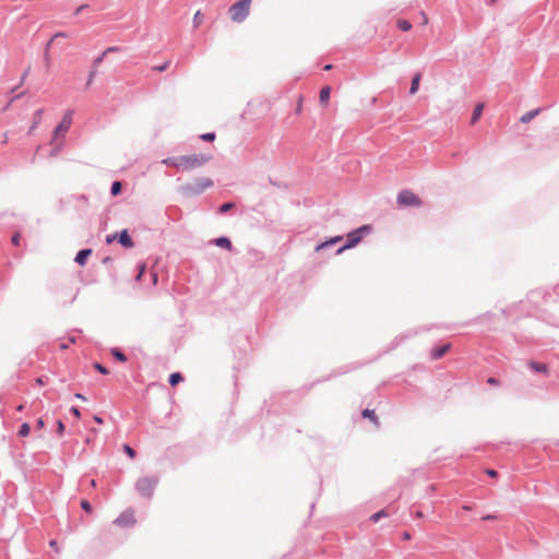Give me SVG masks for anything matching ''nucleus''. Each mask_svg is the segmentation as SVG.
<instances>
[{
  "instance_id": "nucleus-7",
  "label": "nucleus",
  "mask_w": 559,
  "mask_h": 559,
  "mask_svg": "<svg viewBox=\"0 0 559 559\" xmlns=\"http://www.w3.org/2000/svg\"><path fill=\"white\" fill-rule=\"evenodd\" d=\"M72 117H73V110L69 109L64 112L62 120L60 123L56 127L53 131V136L58 138L59 134H64L69 131L71 124H72Z\"/></svg>"
},
{
  "instance_id": "nucleus-8",
  "label": "nucleus",
  "mask_w": 559,
  "mask_h": 559,
  "mask_svg": "<svg viewBox=\"0 0 559 559\" xmlns=\"http://www.w3.org/2000/svg\"><path fill=\"white\" fill-rule=\"evenodd\" d=\"M114 523L119 526H131L135 523L134 513L132 510L122 512Z\"/></svg>"
},
{
  "instance_id": "nucleus-16",
  "label": "nucleus",
  "mask_w": 559,
  "mask_h": 559,
  "mask_svg": "<svg viewBox=\"0 0 559 559\" xmlns=\"http://www.w3.org/2000/svg\"><path fill=\"white\" fill-rule=\"evenodd\" d=\"M542 111L540 108H536V109H533V110H530L527 111L526 114H524L521 118H520V121L522 123H528L531 120H533L539 112Z\"/></svg>"
},
{
  "instance_id": "nucleus-57",
  "label": "nucleus",
  "mask_w": 559,
  "mask_h": 559,
  "mask_svg": "<svg viewBox=\"0 0 559 559\" xmlns=\"http://www.w3.org/2000/svg\"><path fill=\"white\" fill-rule=\"evenodd\" d=\"M409 537H411V536H409V534H408V533H404V534H403V538H404V539H409Z\"/></svg>"
},
{
  "instance_id": "nucleus-29",
  "label": "nucleus",
  "mask_w": 559,
  "mask_h": 559,
  "mask_svg": "<svg viewBox=\"0 0 559 559\" xmlns=\"http://www.w3.org/2000/svg\"><path fill=\"white\" fill-rule=\"evenodd\" d=\"M386 511L385 510H380L378 512H376L374 514L371 515L370 520L376 523L378 522L380 519L386 516Z\"/></svg>"
},
{
  "instance_id": "nucleus-63",
  "label": "nucleus",
  "mask_w": 559,
  "mask_h": 559,
  "mask_svg": "<svg viewBox=\"0 0 559 559\" xmlns=\"http://www.w3.org/2000/svg\"><path fill=\"white\" fill-rule=\"evenodd\" d=\"M491 1L493 2L495 0H491Z\"/></svg>"
},
{
  "instance_id": "nucleus-46",
  "label": "nucleus",
  "mask_w": 559,
  "mask_h": 559,
  "mask_svg": "<svg viewBox=\"0 0 559 559\" xmlns=\"http://www.w3.org/2000/svg\"><path fill=\"white\" fill-rule=\"evenodd\" d=\"M45 426V421L43 418H38L36 421V428L41 429Z\"/></svg>"
},
{
  "instance_id": "nucleus-55",
  "label": "nucleus",
  "mask_w": 559,
  "mask_h": 559,
  "mask_svg": "<svg viewBox=\"0 0 559 559\" xmlns=\"http://www.w3.org/2000/svg\"><path fill=\"white\" fill-rule=\"evenodd\" d=\"M60 349L64 350L68 348V344L67 343H60L59 345Z\"/></svg>"
},
{
  "instance_id": "nucleus-44",
  "label": "nucleus",
  "mask_w": 559,
  "mask_h": 559,
  "mask_svg": "<svg viewBox=\"0 0 559 559\" xmlns=\"http://www.w3.org/2000/svg\"><path fill=\"white\" fill-rule=\"evenodd\" d=\"M87 8H88V4H82V5L78 7L74 11V15H79L82 11H84Z\"/></svg>"
},
{
  "instance_id": "nucleus-21",
  "label": "nucleus",
  "mask_w": 559,
  "mask_h": 559,
  "mask_svg": "<svg viewBox=\"0 0 559 559\" xmlns=\"http://www.w3.org/2000/svg\"><path fill=\"white\" fill-rule=\"evenodd\" d=\"M183 380V377L180 372H174L169 376V379H168V383L171 385V386H175L177 385L179 382H181Z\"/></svg>"
},
{
  "instance_id": "nucleus-11",
  "label": "nucleus",
  "mask_w": 559,
  "mask_h": 559,
  "mask_svg": "<svg viewBox=\"0 0 559 559\" xmlns=\"http://www.w3.org/2000/svg\"><path fill=\"white\" fill-rule=\"evenodd\" d=\"M92 254V249H82L80 250L75 258H74V261L79 264V265H84L86 263V260L87 258Z\"/></svg>"
},
{
  "instance_id": "nucleus-52",
  "label": "nucleus",
  "mask_w": 559,
  "mask_h": 559,
  "mask_svg": "<svg viewBox=\"0 0 559 559\" xmlns=\"http://www.w3.org/2000/svg\"><path fill=\"white\" fill-rule=\"evenodd\" d=\"M200 16H201V13H200V11H198L193 16V22L195 25H198Z\"/></svg>"
},
{
  "instance_id": "nucleus-9",
  "label": "nucleus",
  "mask_w": 559,
  "mask_h": 559,
  "mask_svg": "<svg viewBox=\"0 0 559 559\" xmlns=\"http://www.w3.org/2000/svg\"><path fill=\"white\" fill-rule=\"evenodd\" d=\"M118 242L123 247V248H132L134 246V242L131 238V236L129 235L128 230L127 229H123L121 230L119 234H118V238H117Z\"/></svg>"
},
{
  "instance_id": "nucleus-34",
  "label": "nucleus",
  "mask_w": 559,
  "mask_h": 559,
  "mask_svg": "<svg viewBox=\"0 0 559 559\" xmlns=\"http://www.w3.org/2000/svg\"><path fill=\"white\" fill-rule=\"evenodd\" d=\"M104 58L105 56L99 55L98 57H96L94 60H93V64H92V69H97L99 67V64L104 61Z\"/></svg>"
},
{
  "instance_id": "nucleus-27",
  "label": "nucleus",
  "mask_w": 559,
  "mask_h": 559,
  "mask_svg": "<svg viewBox=\"0 0 559 559\" xmlns=\"http://www.w3.org/2000/svg\"><path fill=\"white\" fill-rule=\"evenodd\" d=\"M52 144H53L55 146H53V148H52V151H51L50 155H51V156H56V155L61 151V148H62V142H59V141L57 140V138H55V136H53V139H52Z\"/></svg>"
},
{
  "instance_id": "nucleus-6",
  "label": "nucleus",
  "mask_w": 559,
  "mask_h": 559,
  "mask_svg": "<svg viewBox=\"0 0 559 559\" xmlns=\"http://www.w3.org/2000/svg\"><path fill=\"white\" fill-rule=\"evenodd\" d=\"M397 203L401 206H419L420 199L409 190H403L397 195Z\"/></svg>"
},
{
  "instance_id": "nucleus-32",
  "label": "nucleus",
  "mask_w": 559,
  "mask_h": 559,
  "mask_svg": "<svg viewBox=\"0 0 559 559\" xmlns=\"http://www.w3.org/2000/svg\"><path fill=\"white\" fill-rule=\"evenodd\" d=\"M203 141H214L216 135L214 132H206L200 135Z\"/></svg>"
},
{
  "instance_id": "nucleus-30",
  "label": "nucleus",
  "mask_w": 559,
  "mask_h": 559,
  "mask_svg": "<svg viewBox=\"0 0 559 559\" xmlns=\"http://www.w3.org/2000/svg\"><path fill=\"white\" fill-rule=\"evenodd\" d=\"M123 451L130 459H134L136 455L135 450L131 448L129 444L123 445Z\"/></svg>"
},
{
  "instance_id": "nucleus-53",
  "label": "nucleus",
  "mask_w": 559,
  "mask_h": 559,
  "mask_svg": "<svg viewBox=\"0 0 559 559\" xmlns=\"http://www.w3.org/2000/svg\"><path fill=\"white\" fill-rule=\"evenodd\" d=\"M74 396H75V399H79V400H83V401L86 400L85 396L81 393H75Z\"/></svg>"
},
{
  "instance_id": "nucleus-58",
  "label": "nucleus",
  "mask_w": 559,
  "mask_h": 559,
  "mask_svg": "<svg viewBox=\"0 0 559 559\" xmlns=\"http://www.w3.org/2000/svg\"><path fill=\"white\" fill-rule=\"evenodd\" d=\"M49 545H50L51 547H56L57 542H56V540H50Z\"/></svg>"
},
{
  "instance_id": "nucleus-48",
  "label": "nucleus",
  "mask_w": 559,
  "mask_h": 559,
  "mask_svg": "<svg viewBox=\"0 0 559 559\" xmlns=\"http://www.w3.org/2000/svg\"><path fill=\"white\" fill-rule=\"evenodd\" d=\"M151 277H152V282H153V284L155 285V284L157 283V281H158V275H157V273H156V272H152V273H151Z\"/></svg>"
},
{
  "instance_id": "nucleus-62",
  "label": "nucleus",
  "mask_w": 559,
  "mask_h": 559,
  "mask_svg": "<svg viewBox=\"0 0 559 559\" xmlns=\"http://www.w3.org/2000/svg\"><path fill=\"white\" fill-rule=\"evenodd\" d=\"M424 22L427 23L428 19L424 15Z\"/></svg>"
},
{
  "instance_id": "nucleus-39",
  "label": "nucleus",
  "mask_w": 559,
  "mask_h": 559,
  "mask_svg": "<svg viewBox=\"0 0 559 559\" xmlns=\"http://www.w3.org/2000/svg\"><path fill=\"white\" fill-rule=\"evenodd\" d=\"M20 239H21V235H20V233H14V234L12 235L11 242H12L14 246H19V245H20Z\"/></svg>"
},
{
  "instance_id": "nucleus-25",
  "label": "nucleus",
  "mask_w": 559,
  "mask_h": 559,
  "mask_svg": "<svg viewBox=\"0 0 559 559\" xmlns=\"http://www.w3.org/2000/svg\"><path fill=\"white\" fill-rule=\"evenodd\" d=\"M31 432V426L28 423H24L21 425L17 435L20 437H27Z\"/></svg>"
},
{
  "instance_id": "nucleus-24",
  "label": "nucleus",
  "mask_w": 559,
  "mask_h": 559,
  "mask_svg": "<svg viewBox=\"0 0 559 559\" xmlns=\"http://www.w3.org/2000/svg\"><path fill=\"white\" fill-rule=\"evenodd\" d=\"M234 207H235V203L234 202H226V203H223L218 207L217 213L223 215V214L227 213L228 211H230Z\"/></svg>"
},
{
  "instance_id": "nucleus-23",
  "label": "nucleus",
  "mask_w": 559,
  "mask_h": 559,
  "mask_svg": "<svg viewBox=\"0 0 559 559\" xmlns=\"http://www.w3.org/2000/svg\"><path fill=\"white\" fill-rule=\"evenodd\" d=\"M51 44H52V39H50V40L46 44L45 49H44V61H45V66H46V68H49V67H50L49 49H50Z\"/></svg>"
},
{
  "instance_id": "nucleus-42",
  "label": "nucleus",
  "mask_w": 559,
  "mask_h": 559,
  "mask_svg": "<svg viewBox=\"0 0 559 559\" xmlns=\"http://www.w3.org/2000/svg\"><path fill=\"white\" fill-rule=\"evenodd\" d=\"M70 413H71L73 416H75L76 418H80V417H81V412H80V409H79V407H78V406H72V407L70 408Z\"/></svg>"
},
{
  "instance_id": "nucleus-38",
  "label": "nucleus",
  "mask_w": 559,
  "mask_h": 559,
  "mask_svg": "<svg viewBox=\"0 0 559 559\" xmlns=\"http://www.w3.org/2000/svg\"><path fill=\"white\" fill-rule=\"evenodd\" d=\"M170 62L169 61H166L164 62L163 64L160 66H156L153 68L154 71H157V72H163L165 71L168 67H169Z\"/></svg>"
},
{
  "instance_id": "nucleus-1",
  "label": "nucleus",
  "mask_w": 559,
  "mask_h": 559,
  "mask_svg": "<svg viewBox=\"0 0 559 559\" xmlns=\"http://www.w3.org/2000/svg\"><path fill=\"white\" fill-rule=\"evenodd\" d=\"M213 180L207 177H199L192 182H188L179 188V191L186 197H197L202 194L206 189L212 188Z\"/></svg>"
},
{
  "instance_id": "nucleus-28",
  "label": "nucleus",
  "mask_w": 559,
  "mask_h": 559,
  "mask_svg": "<svg viewBox=\"0 0 559 559\" xmlns=\"http://www.w3.org/2000/svg\"><path fill=\"white\" fill-rule=\"evenodd\" d=\"M397 27L403 32H407L412 28V24L407 20H400L397 22Z\"/></svg>"
},
{
  "instance_id": "nucleus-3",
  "label": "nucleus",
  "mask_w": 559,
  "mask_h": 559,
  "mask_svg": "<svg viewBox=\"0 0 559 559\" xmlns=\"http://www.w3.org/2000/svg\"><path fill=\"white\" fill-rule=\"evenodd\" d=\"M158 481L156 476H143L136 480L135 489L143 498L151 499Z\"/></svg>"
},
{
  "instance_id": "nucleus-17",
  "label": "nucleus",
  "mask_w": 559,
  "mask_h": 559,
  "mask_svg": "<svg viewBox=\"0 0 559 559\" xmlns=\"http://www.w3.org/2000/svg\"><path fill=\"white\" fill-rule=\"evenodd\" d=\"M164 165L176 167L177 169H181V160L180 156L177 157H167L162 160Z\"/></svg>"
},
{
  "instance_id": "nucleus-15",
  "label": "nucleus",
  "mask_w": 559,
  "mask_h": 559,
  "mask_svg": "<svg viewBox=\"0 0 559 559\" xmlns=\"http://www.w3.org/2000/svg\"><path fill=\"white\" fill-rule=\"evenodd\" d=\"M420 80H421V74L419 72H417L413 75L411 88H409L411 95H414L417 93Z\"/></svg>"
},
{
  "instance_id": "nucleus-2",
  "label": "nucleus",
  "mask_w": 559,
  "mask_h": 559,
  "mask_svg": "<svg viewBox=\"0 0 559 559\" xmlns=\"http://www.w3.org/2000/svg\"><path fill=\"white\" fill-rule=\"evenodd\" d=\"M370 231V225H362L359 228L352 230L347 234L346 242L335 251V254H340L346 249L354 248L361 241L362 237Z\"/></svg>"
},
{
  "instance_id": "nucleus-12",
  "label": "nucleus",
  "mask_w": 559,
  "mask_h": 559,
  "mask_svg": "<svg viewBox=\"0 0 559 559\" xmlns=\"http://www.w3.org/2000/svg\"><path fill=\"white\" fill-rule=\"evenodd\" d=\"M213 243H215L217 247L226 249V250L233 249V243H231L230 239L225 236L215 238L213 240Z\"/></svg>"
},
{
  "instance_id": "nucleus-47",
  "label": "nucleus",
  "mask_w": 559,
  "mask_h": 559,
  "mask_svg": "<svg viewBox=\"0 0 559 559\" xmlns=\"http://www.w3.org/2000/svg\"><path fill=\"white\" fill-rule=\"evenodd\" d=\"M29 70H31V69H29V68H27V69L23 72V74H22V76H21V84H22V83L24 82V80L27 78V75H28V73H29Z\"/></svg>"
},
{
  "instance_id": "nucleus-10",
  "label": "nucleus",
  "mask_w": 559,
  "mask_h": 559,
  "mask_svg": "<svg viewBox=\"0 0 559 559\" xmlns=\"http://www.w3.org/2000/svg\"><path fill=\"white\" fill-rule=\"evenodd\" d=\"M450 347V344H443L441 346L435 347L433 349H431L430 357L433 360L440 359L448 353Z\"/></svg>"
},
{
  "instance_id": "nucleus-37",
  "label": "nucleus",
  "mask_w": 559,
  "mask_h": 559,
  "mask_svg": "<svg viewBox=\"0 0 559 559\" xmlns=\"http://www.w3.org/2000/svg\"><path fill=\"white\" fill-rule=\"evenodd\" d=\"M66 430V426L61 419L57 420V433L61 436Z\"/></svg>"
},
{
  "instance_id": "nucleus-22",
  "label": "nucleus",
  "mask_w": 559,
  "mask_h": 559,
  "mask_svg": "<svg viewBox=\"0 0 559 559\" xmlns=\"http://www.w3.org/2000/svg\"><path fill=\"white\" fill-rule=\"evenodd\" d=\"M362 417H364V418H369V419H370L371 421H373L376 425H379V423H378V417H377V415H376L374 411H372V409H368V408L364 409V411H362Z\"/></svg>"
},
{
  "instance_id": "nucleus-19",
  "label": "nucleus",
  "mask_w": 559,
  "mask_h": 559,
  "mask_svg": "<svg viewBox=\"0 0 559 559\" xmlns=\"http://www.w3.org/2000/svg\"><path fill=\"white\" fill-rule=\"evenodd\" d=\"M330 94H331V87L330 86L322 87L321 91H320V95H319L320 103L321 104L328 103V100L330 99Z\"/></svg>"
},
{
  "instance_id": "nucleus-56",
  "label": "nucleus",
  "mask_w": 559,
  "mask_h": 559,
  "mask_svg": "<svg viewBox=\"0 0 559 559\" xmlns=\"http://www.w3.org/2000/svg\"><path fill=\"white\" fill-rule=\"evenodd\" d=\"M94 420L98 424L103 423V419L99 416H94Z\"/></svg>"
},
{
  "instance_id": "nucleus-33",
  "label": "nucleus",
  "mask_w": 559,
  "mask_h": 559,
  "mask_svg": "<svg viewBox=\"0 0 559 559\" xmlns=\"http://www.w3.org/2000/svg\"><path fill=\"white\" fill-rule=\"evenodd\" d=\"M120 50H122V48L119 47V46H110V47H108L107 49H105L103 51V56H106V55L111 53V52H118Z\"/></svg>"
},
{
  "instance_id": "nucleus-5",
  "label": "nucleus",
  "mask_w": 559,
  "mask_h": 559,
  "mask_svg": "<svg viewBox=\"0 0 559 559\" xmlns=\"http://www.w3.org/2000/svg\"><path fill=\"white\" fill-rule=\"evenodd\" d=\"M210 159H211V155H205V154H192V155L180 156L181 169L192 170L194 168L203 166Z\"/></svg>"
},
{
  "instance_id": "nucleus-54",
  "label": "nucleus",
  "mask_w": 559,
  "mask_h": 559,
  "mask_svg": "<svg viewBox=\"0 0 559 559\" xmlns=\"http://www.w3.org/2000/svg\"><path fill=\"white\" fill-rule=\"evenodd\" d=\"M110 261H111V258H110V257H105V258L103 259V261H102V262H103L104 264H106V263H109Z\"/></svg>"
},
{
  "instance_id": "nucleus-13",
  "label": "nucleus",
  "mask_w": 559,
  "mask_h": 559,
  "mask_svg": "<svg viewBox=\"0 0 559 559\" xmlns=\"http://www.w3.org/2000/svg\"><path fill=\"white\" fill-rule=\"evenodd\" d=\"M342 239H343V238H342V236H335V237H332V238H330L329 240H326V241H324V242H322V243L318 245V246L316 247V250H317V251H320V250H322V249H324V248L332 247V246H334L335 243H337L338 241H341Z\"/></svg>"
},
{
  "instance_id": "nucleus-20",
  "label": "nucleus",
  "mask_w": 559,
  "mask_h": 559,
  "mask_svg": "<svg viewBox=\"0 0 559 559\" xmlns=\"http://www.w3.org/2000/svg\"><path fill=\"white\" fill-rule=\"evenodd\" d=\"M110 354L120 362H126L128 359L126 354L117 347L111 348Z\"/></svg>"
},
{
  "instance_id": "nucleus-36",
  "label": "nucleus",
  "mask_w": 559,
  "mask_h": 559,
  "mask_svg": "<svg viewBox=\"0 0 559 559\" xmlns=\"http://www.w3.org/2000/svg\"><path fill=\"white\" fill-rule=\"evenodd\" d=\"M95 75H96V70L95 69H92L88 73V78H87V81H86V86H91L94 79H95Z\"/></svg>"
},
{
  "instance_id": "nucleus-43",
  "label": "nucleus",
  "mask_w": 559,
  "mask_h": 559,
  "mask_svg": "<svg viewBox=\"0 0 559 559\" xmlns=\"http://www.w3.org/2000/svg\"><path fill=\"white\" fill-rule=\"evenodd\" d=\"M118 238V234H111V235H107L106 237V242L109 245L114 240H116Z\"/></svg>"
},
{
  "instance_id": "nucleus-49",
  "label": "nucleus",
  "mask_w": 559,
  "mask_h": 559,
  "mask_svg": "<svg viewBox=\"0 0 559 559\" xmlns=\"http://www.w3.org/2000/svg\"><path fill=\"white\" fill-rule=\"evenodd\" d=\"M496 519H497V516L493 515V514H488V515L483 516L484 521H492V520H496Z\"/></svg>"
},
{
  "instance_id": "nucleus-41",
  "label": "nucleus",
  "mask_w": 559,
  "mask_h": 559,
  "mask_svg": "<svg viewBox=\"0 0 559 559\" xmlns=\"http://www.w3.org/2000/svg\"><path fill=\"white\" fill-rule=\"evenodd\" d=\"M81 508L87 512L92 510V506L87 500L81 501Z\"/></svg>"
},
{
  "instance_id": "nucleus-31",
  "label": "nucleus",
  "mask_w": 559,
  "mask_h": 559,
  "mask_svg": "<svg viewBox=\"0 0 559 559\" xmlns=\"http://www.w3.org/2000/svg\"><path fill=\"white\" fill-rule=\"evenodd\" d=\"M43 112H44V109H41V108L37 109L35 111V115H34L35 116V120H34L32 130L35 129L37 127V124L39 123Z\"/></svg>"
},
{
  "instance_id": "nucleus-14",
  "label": "nucleus",
  "mask_w": 559,
  "mask_h": 559,
  "mask_svg": "<svg viewBox=\"0 0 559 559\" xmlns=\"http://www.w3.org/2000/svg\"><path fill=\"white\" fill-rule=\"evenodd\" d=\"M528 367L535 372L547 373L548 371L547 365L543 362L530 361Z\"/></svg>"
},
{
  "instance_id": "nucleus-51",
  "label": "nucleus",
  "mask_w": 559,
  "mask_h": 559,
  "mask_svg": "<svg viewBox=\"0 0 559 559\" xmlns=\"http://www.w3.org/2000/svg\"><path fill=\"white\" fill-rule=\"evenodd\" d=\"M487 382L491 385L498 384V380L493 377L488 378Z\"/></svg>"
},
{
  "instance_id": "nucleus-4",
  "label": "nucleus",
  "mask_w": 559,
  "mask_h": 559,
  "mask_svg": "<svg viewBox=\"0 0 559 559\" xmlns=\"http://www.w3.org/2000/svg\"><path fill=\"white\" fill-rule=\"evenodd\" d=\"M251 0H239L229 8L230 19L236 23L243 22L249 15Z\"/></svg>"
},
{
  "instance_id": "nucleus-61",
  "label": "nucleus",
  "mask_w": 559,
  "mask_h": 559,
  "mask_svg": "<svg viewBox=\"0 0 559 559\" xmlns=\"http://www.w3.org/2000/svg\"><path fill=\"white\" fill-rule=\"evenodd\" d=\"M22 409H23V405H20V406L17 407V411H20V412H21Z\"/></svg>"
},
{
  "instance_id": "nucleus-50",
  "label": "nucleus",
  "mask_w": 559,
  "mask_h": 559,
  "mask_svg": "<svg viewBox=\"0 0 559 559\" xmlns=\"http://www.w3.org/2000/svg\"><path fill=\"white\" fill-rule=\"evenodd\" d=\"M486 473L490 477H496L498 475L497 471L495 469H487Z\"/></svg>"
},
{
  "instance_id": "nucleus-35",
  "label": "nucleus",
  "mask_w": 559,
  "mask_h": 559,
  "mask_svg": "<svg viewBox=\"0 0 559 559\" xmlns=\"http://www.w3.org/2000/svg\"><path fill=\"white\" fill-rule=\"evenodd\" d=\"M94 368L97 371H99L102 374H108V372H109L108 369L105 366H103L102 364H99V362H95L94 364Z\"/></svg>"
},
{
  "instance_id": "nucleus-18",
  "label": "nucleus",
  "mask_w": 559,
  "mask_h": 559,
  "mask_svg": "<svg viewBox=\"0 0 559 559\" xmlns=\"http://www.w3.org/2000/svg\"><path fill=\"white\" fill-rule=\"evenodd\" d=\"M483 109H484V104L479 103L475 106L474 110H473V114H472V119H471V122L474 124L476 121H478V119L480 118L481 114H483Z\"/></svg>"
},
{
  "instance_id": "nucleus-59",
  "label": "nucleus",
  "mask_w": 559,
  "mask_h": 559,
  "mask_svg": "<svg viewBox=\"0 0 559 559\" xmlns=\"http://www.w3.org/2000/svg\"><path fill=\"white\" fill-rule=\"evenodd\" d=\"M331 69H332V64H326V66L324 67V70H325V71L331 70Z\"/></svg>"
},
{
  "instance_id": "nucleus-26",
  "label": "nucleus",
  "mask_w": 559,
  "mask_h": 559,
  "mask_svg": "<svg viewBox=\"0 0 559 559\" xmlns=\"http://www.w3.org/2000/svg\"><path fill=\"white\" fill-rule=\"evenodd\" d=\"M121 189H122V183L120 181H114L111 183L110 193L116 197V195L120 194Z\"/></svg>"
},
{
  "instance_id": "nucleus-60",
  "label": "nucleus",
  "mask_w": 559,
  "mask_h": 559,
  "mask_svg": "<svg viewBox=\"0 0 559 559\" xmlns=\"http://www.w3.org/2000/svg\"><path fill=\"white\" fill-rule=\"evenodd\" d=\"M69 341H70L71 343H74V342H75V338H74V337H70V338H69Z\"/></svg>"
},
{
  "instance_id": "nucleus-40",
  "label": "nucleus",
  "mask_w": 559,
  "mask_h": 559,
  "mask_svg": "<svg viewBox=\"0 0 559 559\" xmlns=\"http://www.w3.org/2000/svg\"><path fill=\"white\" fill-rule=\"evenodd\" d=\"M144 272H145V264H140L139 265V273L135 276V281H138V282L141 281V277L144 274Z\"/></svg>"
},
{
  "instance_id": "nucleus-45",
  "label": "nucleus",
  "mask_w": 559,
  "mask_h": 559,
  "mask_svg": "<svg viewBox=\"0 0 559 559\" xmlns=\"http://www.w3.org/2000/svg\"><path fill=\"white\" fill-rule=\"evenodd\" d=\"M60 37L66 38V37H68V34H67V33H63V32H58V33H56V34L51 37V39H52V41H53L55 39L60 38Z\"/></svg>"
}]
</instances>
